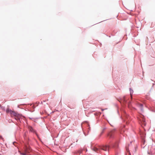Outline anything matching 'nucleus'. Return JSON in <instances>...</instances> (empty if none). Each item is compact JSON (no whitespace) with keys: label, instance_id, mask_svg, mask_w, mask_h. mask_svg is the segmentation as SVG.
Masks as SVG:
<instances>
[{"label":"nucleus","instance_id":"1","mask_svg":"<svg viewBox=\"0 0 155 155\" xmlns=\"http://www.w3.org/2000/svg\"><path fill=\"white\" fill-rule=\"evenodd\" d=\"M109 149V147L107 146H98L97 145V153L98 151L101 152V151H107Z\"/></svg>","mask_w":155,"mask_h":155},{"label":"nucleus","instance_id":"2","mask_svg":"<svg viewBox=\"0 0 155 155\" xmlns=\"http://www.w3.org/2000/svg\"><path fill=\"white\" fill-rule=\"evenodd\" d=\"M121 100L124 103H127L128 105V106L129 107H130V105L131 104V102L130 101H129L128 102H127V100L126 97H124L123 98H122Z\"/></svg>","mask_w":155,"mask_h":155},{"label":"nucleus","instance_id":"3","mask_svg":"<svg viewBox=\"0 0 155 155\" xmlns=\"http://www.w3.org/2000/svg\"><path fill=\"white\" fill-rule=\"evenodd\" d=\"M150 150V152H149L148 153L151 155L154 154L155 153V146H152Z\"/></svg>","mask_w":155,"mask_h":155},{"label":"nucleus","instance_id":"4","mask_svg":"<svg viewBox=\"0 0 155 155\" xmlns=\"http://www.w3.org/2000/svg\"><path fill=\"white\" fill-rule=\"evenodd\" d=\"M6 111L8 113L9 112H10L12 114H13L14 116H16L17 115V114L14 111H12L11 110H9L8 109H7Z\"/></svg>","mask_w":155,"mask_h":155},{"label":"nucleus","instance_id":"5","mask_svg":"<svg viewBox=\"0 0 155 155\" xmlns=\"http://www.w3.org/2000/svg\"><path fill=\"white\" fill-rule=\"evenodd\" d=\"M138 106L140 110L142 112H143V105L142 104H139Z\"/></svg>","mask_w":155,"mask_h":155},{"label":"nucleus","instance_id":"6","mask_svg":"<svg viewBox=\"0 0 155 155\" xmlns=\"http://www.w3.org/2000/svg\"><path fill=\"white\" fill-rule=\"evenodd\" d=\"M129 91L130 92V94L131 98H132V95L134 92V91L131 88L129 89Z\"/></svg>","mask_w":155,"mask_h":155},{"label":"nucleus","instance_id":"7","mask_svg":"<svg viewBox=\"0 0 155 155\" xmlns=\"http://www.w3.org/2000/svg\"><path fill=\"white\" fill-rule=\"evenodd\" d=\"M118 144L116 143L113 146V147L115 148H117L118 147Z\"/></svg>","mask_w":155,"mask_h":155},{"label":"nucleus","instance_id":"8","mask_svg":"<svg viewBox=\"0 0 155 155\" xmlns=\"http://www.w3.org/2000/svg\"><path fill=\"white\" fill-rule=\"evenodd\" d=\"M108 136L110 138H111L113 137L112 134L110 133L108 134Z\"/></svg>","mask_w":155,"mask_h":155},{"label":"nucleus","instance_id":"9","mask_svg":"<svg viewBox=\"0 0 155 155\" xmlns=\"http://www.w3.org/2000/svg\"><path fill=\"white\" fill-rule=\"evenodd\" d=\"M106 129V128H104L103 129V130L102 131V132H101V134H100V135H99V137H101V135L104 132V130Z\"/></svg>","mask_w":155,"mask_h":155},{"label":"nucleus","instance_id":"10","mask_svg":"<svg viewBox=\"0 0 155 155\" xmlns=\"http://www.w3.org/2000/svg\"><path fill=\"white\" fill-rule=\"evenodd\" d=\"M29 129L30 131H31V132L33 131V130L32 127H30L29 128Z\"/></svg>","mask_w":155,"mask_h":155},{"label":"nucleus","instance_id":"11","mask_svg":"<svg viewBox=\"0 0 155 155\" xmlns=\"http://www.w3.org/2000/svg\"><path fill=\"white\" fill-rule=\"evenodd\" d=\"M151 110L152 112L155 113V108H154L151 109Z\"/></svg>","mask_w":155,"mask_h":155},{"label":"nucleus","instance_id":"12","mask_svg":"<svg viewBox=\"0 0 155 155\" xmlns=\"http://www.w3.org/2000/svg\"><path fill=\"white\" fill-rule=\"evenodd\" d=\"M126 151L128 152H129V149L128 148H127V147H126Z\"/></svg>","mask_w":155,"mask_h":155},{"label":"nucleus","instance_id":"13","mask_svg":"<svg viewBox=\"0 0 155 155\" xmlns=\"http://www.w3.org/2000/svg\"><path fill=\"white\" fill-rule=\"evenodd\" d=\"M99 114H101V113H100V112H97V115Z\"/></svg>","mask_w":155,"mask_h":155},{"label":"nucleus","instance_id":"14","mask_svg":"<svg viewBox=\"0 0 155 155\" xmlns=\"http://www.w3.org/2000/svg\"><path fill=\"white\" fill-rule=\"evenodd\" d=\"M106 109H107V108H105V109H101V110L103 111L104 110H106Z\"/></svg>","mask_w":155,"mask_h":155},{"label":"nucleus","instance_id":"15","mask_svg":"<svg viewBox=\"0 0 155 155\" xmlns=\"http://www.w3.org/2000/svg\"><path fill=\"white\" fill-rule=\"evenodd\" d=\"M23 154V155H25V154L23 153V154Z\"/></svg>","mask_w":155,"mask_h":155},{"label":"nucleus","instance_id":"16","mask_svg":"<svg viewBox=\"0 0 155 155\" xmlns=\"http://www.w3.org/2000/svg\"><path fill=\"white\" fill-rule=\"evenodd\" d=\"M0 138H2V137L1 136H0Z\"/></svg>","mask_w":155,"mask_h":155}]
</instances>
